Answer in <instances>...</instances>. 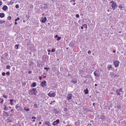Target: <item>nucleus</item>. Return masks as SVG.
I'll return each instance as SVG.
<instances>
[{"label":"nucleus","mask_w":126,"mask_h":126,"mask_svg":"<svg viewBox=\"0 0 126 126\" xmlns=\"http://www.w3.org/2000/svg\"><path fill=\"white\" fill-rule=\"evenodd\" d=\"M15 25H17V22H15Z\"/></svg>","instance_id":"0e129e2a"},{"label":"nucleus","mask_w":126,"mask_h":126,"mask_svg":"<svg viewBox=\"0 0 126 126\" xmlns=\"http://www.w3.org/2000/svg\"><path fill=\"white\" fill-rule=\"evenodd\" d=\"M16 109L19 111H21L22 109V108L18 104L16 105Z\"/></svg>","instance_id":"7ed1b4c3"},{"label":"nucleus","mask_w":126,"mask_h":126,"mask_svg":"<svg viewBox=\"0 0 126 126\" xmlns=\"http://www.w3.org/2000/svg\"><path fill=\"white\" fill-rule=\"evenodd\" d=\"M58 37V35H56V36H55V38H57V37Z\"/></svg>","instance_id":"5fc2aeb1"},{"label":"nucleus","mask_w":126,"mask_h":126,"mask_svg":"<svg viewBox=\"0 0 126 126\" xmlns=\"http://www.w3.org/2000/svg\"><path fill=\"white\" fill-rule=\"evenodd\" d=\"M61 38L60 37H58V38L57 39V40L59 41L61 39Z\"/></svg>","instance_id":"7c9ffc66"},{"label":"nucleus","mask_w":126,"mask_h":126,"mask_svg":"<svg viewBox=\"0 0 126 126\" xmlns=\"http://www.w3.org/2000/svg\"><path fill=\"white\" fill-rule=\"evenodd\" d=\"M2 2L1 1L0 2V5H2Z\"/></svg>","instance_id":"052dcab7"},{"label":"nucleus","mask_w":126,"mask_h":126,"mask_svg":"<svg viewBox=\"0 0 126 126\" xmlns=\"http://www.w3.org/2000/svg\"><path fill=\"white\" fill-rule=\"evenodd\" d=\"M111 7L113 10H115V9L116 7H117V5L116 3H113L111 5Z\"/></svg>","instance_id":"6e6552de"},{"label":"nucleus","mask_w":126,"mask_h":126,"mask_svg":"<svg viewBox=\"0 0 126 126\" xmlns=\"http://www.w3.org/2000/svg\"><path fill=\"white\" fill-rule=\"evenodd\" d=\"M84 110L86 111H89L88 109V108H87L84 109Z\"/></svg>","instance_id":"4c0bfd02"},{"label":"nucleus","mask_w":126,"mask_h":126,"mask_svg":"<svg viewBox=\"0 0 126 126\" xmlns=\"http://www.w3.org/2000/svg\"><path fill=\"white\" fill-rule=\"evenodd\" d=\"M29 93L30 94L32 95H36L38 93L37 91V89L35 88H32L29 91Z\"/></svg>","instance_id":"f257e3e1"},{"label":"nucleus","mask_w":126,"mask_h":126,"mask_svg":"<svg viewBox=\"0 0 126 126\" xmlns=\"http://www.w3.org/2000/svg\"><path fill=\"white\" fill-rule=\"evenodd\" d=\"M8 8V7L6 5H4L2 7V9L4 11H6Z\"/></svg>","instance_id":"2eb2a0df"},{"label":"nucleus","mask_w":126,"mask_h":126,"mask_svg":"<svg viewBox=\"0 0 126 126\" xmlns=\"http://www.w3.org/2000/svg\"><path fill=\"white\" fill-rule=\"evenodd\" d=\"M15 6L16 7V9L18 8L19 7V5H16Z\"/></svg>","instance_id":"a19ab883"},{"label":"nucleus","mask_w":126,"mask_h":126,"mask_svg":"<svg viewBox=\"0 0 126 126\" xmlns=\"http://www.w3.org/2000/svg\"><path fill=\"white\" fill-rule=\"evenodd\" d=\"M98 72L97 71H95L94 72V74L95 77H99L100 76V74L98 73Z\"/></svg>","instance_id":"9b49d317"},{"label":"nucleus","mask_w":126,"mask_h":126,"mask_svg":"<svg viewBox=\"0 0 126 126\" xmlns=\"http://www.w3.org/2000/svg\"><path fill=\"white\" fill-rule=\"evenodd\" d=\"M32 72L31 71H29L28 72V73L29 74H31L32 73Z\"/></svg>","instance_id":"603ef678"},{"label":"nucleus","mask_w":126,"mask_h":126,"mask_svg":"<svg viewBox=\"0 0 126 126\" xmlns=\"http://www.w3.org/2000/svg\"><path fill=\"white\" fill-rule=\"evenodd\" d=\"M99 119H104L105 118V117L104 115H102L100 116V117L98 118Z\"/></svg>","instance_id":"f3484780"},{"label":"nucleus","mask_w":126,"mask_h":126,"mask_svg":"<svg viewBox=\"0 0 126 126\" xmlns=\"http://www.w3.org/2000/svg\"><path fill=\"white\" fill-rule=\"evenodd\" d=\"M5 14L4 13H1L0 14V17L1 18H3L4 17Z\"/></svg>","instance_id":"aec40b11"},{"label":"nucleus","mask_w":126,"mask_h":126,"mask_svg":"<svg viewBox=\"0 0 126 126\" xmlns=\"http://www.w3.org/2000/svg\"><path fill=\"white\" fill-rule=\"evenodd\" d=\"M3 96L4 97L6 98L7 99V98L6 96V95H3Z\"/></svg>","instance_id":"8fccbe9b"},{"label":"nucleus","mask_w":126,"mask_h":126,"mask_svg":"<svg viewBox=\"0 0 126 126\" xmlns=\"http://www.w3.org/2000/svg\"><path fill=\"white\" fill-rule=\"evenodd\" d=\"M34 106L36 107V108H38L37 105L36 104H34Z\"/></svg>","instance_id":"c9c22d12"},{"label":"nucleus","mask_w":126,"mask_h":126,"mask_svg":"<svg viewBox=\"0 0 126 126\" xmlns=\"http://www.w3.org/2000/svg\"><path fill=\"white\" fill-rule=\"evenodd\" d=\"M60 122V120L58 119L56 120V121H54L53 123V125L54 126H55L57 124H58Z\"/></svg>","instance_id":"1a4fd4ad"},{"label":"nucleus","mask_w":126,"mask_h":126,"mask_svg":"<svg viewBox=\"0 0 126 126\" xmlns=\"http://www.w3.org/2000/svg\"><path fill=\"white\" fill-rule=\"evenodd\" d=\"M5 22V21H2L1 20H0V24H2L3 23H4Z\"/></svg>","instance_id":"b1692460"},{"label":"nucleus","mask_w":126,"mask_h":126,"mask_svg":"<svg viewBox=\"0 0 126 126\" xmlns=\"http://www.w3.org/2000/svg\"><path fill=\"white\" fill-rule=\"evenodd\" d=\"M47 19L46 17H45L44 18H42V22L43 23H45L47 20Z\"/></svg>","instance_id":"4468645a"},{"label":"nucleus","mask_w":126,"mask_h":126,"mask_svg":"<svg viewBox=\"0 0 126 126\" xmlns=\"http://www.w3.org/2000/svg\"><path fill=\"white\" fill-rule=\"evenodd\" d=\"M63 110L65 111H68V109L67 108H64Z\"/></svg>","instance_id":"2f4dec72"},{"label":"nucleus","mask_w":126,"mask_h":126,"mask_svg":"<svg viewBox=\"0 0 126 126\" xmlns=\"http://www.w3.org/2000/svg\"><path fill=\"white\" fill-rule=\"evenodd\" d=\"M44 6L43 7L44 8V9H47V4H44Z\"/></svg>","instance_id":"bb28decb"},{"label":"nucleus","mask_w":126,"mask_h":126,"mask_svg":"<svg viewBox=\"0 0 126 126\" xmlns=\"http://www.w3.org/2000/svg\"><path fill=\"white\" fill-rule=\"evenodd\" d=\"M112 65L110 64H109L107 66V68L109 70H110L112 69Z\"/></svg>","instance_id":"dca6fc26"},{"label":"nucleus","mask_w":126,"mask_h":126,"mask_svg":"<svg viewBox=\"0 0 126 126\" xmlns=\"http://www.w3.org/2000/svg\"><path fill=\"white\" fill-rule=\"evenodd\" d=\"M81 29H83V26H81Z\"/></svg>","instance_id":"680f3d73"},{"label":"nucleus","mask_w":126,"mask_h":126,"mask_svg":"<svg viewBox=\"0 0 126 126\" xmlns=\"http://www.w3.org/2000/svg\"><path fill=\"white\" fill-rule=\"evenodd\" d=\"M44 69L46 70L47 71H48V70L49 69V68H47L46 67H45L44 68Z\"/></svg>","instance_id":"c756f323"},{"label":"nucleus","mask_w":126,"mask_h":126,"mask_svg":"<svg viewBox=\"0 0 126 126\" xmlns=\"http://www.w3.org/2000/svg\"><path fill=\"white\" fill-rule=\"evenodd\" d=\"M97 84H95V85H95V86H97Z\"/></svg>","instance_id":"338daca9"},{"label":"nucleus","mask_w":126,"mask_h":126,"mask_svg":"<svg viewBox=\"0 0 126 126\" xmlns=\"http://www.w3.org/2000/svg\"><path fill=\"white\" fill-rule=\"evenodd\" d=\"M68 76H71V75L70 74H69V73H68Z\"/></svg>","instance_id":"e2e57ef3"},{"label":"nucleus","mask_w":126,"mask_h":126,"mask_svg":"<svg viewBox=\"0 0 126 126\" xmlns=\"http://www.w3.org/2000/svg\"><path fill=\"white\" fill-rule=\"evenodd\" d=\"M13 100L14 99H11L10 100V104L12 105H13L14 104L13 102Z\"/></svg>","instance_id":"412c9836"},{"label":"nucleus","mask_w":126,"mask_h":126,"mask_svg":"<svg viewBox=\"0 0 126 126\" xmlns=\"http://www.w3.org/2000/svg\"><path fill=\"white\" fill-rule=\"evenodd\" d=\"M42 123V122L41 121H40L39 123V125H41V124Z\"/></svg>","instance_id":"bf43d9fd"},{"label":"nucleus","mask_w":126,"mask_h":126,"mask_svg":"<svg viewBox=\"0 0 126 126\" xmlns=\"http://www.w3.org/2000/svg\"><path fill=\"white\" fill-rule=\"evenodd\" d=\"M74 44H71V46H72V47H73L74 46Z\"/></svg>","instance_id":"69168bd1"},{"label":"nucleus","mask_w":126,"mask_h":126,"mask_svg":"<svg viewBox=\"0 0 126 126\" xmlns=\"http://www.w3.org/2000/svg\"><path fill=\"white\" fill-rule=\"evenodd\" d=\"M36 85V84L35 82L33 83L31 85V87H35Z\"/></svg>","instance_id":"a211bd4d"},{"label":"nucleus","mask_w":126,"mask_h":126,"mask_svg":"<svg viewBox=\"0 0 126 126\" xmlns=\"http://www.w3.org/2000/svg\"><path fill=\"white\" fill-rule=\"evenodd\" d=\"M72 94H68V96L66 97V99L67 100H70L72 99Z\"/></svg>","instance_id":"0eeeda50"},{"label":"nucleus","mask_w":126,"mask_h":126,"mask_svg":"<svg viewBox=\"0 0 126 126\" xmlns=\"http://www.w3.org/2000/svg\"><path fill=\"white\" fill-rule=\"evenodd\" d=\"M11 66L10 65H7L6 66V68L7 69H9L10 68Z\"/></svg>","instance_id":"a878e982"},{"label":"nucleus","mask_w":126,"mask_h":126,"mask_svg":"<svg viewBox=\"0 0 126 126\" xmlns=\"http://www.w3.org/2000/svg\"><path fill=\"white\" fill-rule=\"evenodd\" d=\"M2 75L3 76H4L5 75V72H3L2 73Z\"/></svg>","instance_id":"ea45409f"},{"label":"nucleus","mask_w":126,"mask_h":126,"mask_svg":"<svg viewBox=\"0 0 126 126\" xmlns=\"http://www.w3.org/2000/svg\"><path fill=\"white\" fill-rule=\"evenodd\" d=\"M11 18V16H8V19L9 20H10Z\"/></svg>","instance_id":"79ce46f5"},{"label":"nucleus","mask_w":126,"mask_h":126,"mask_svg":"<svg viewBox=\"0 0 126 126\" xmlns=\"http://www.w3.org/2000/svg\"><path fill=\"white\" fill-rule=\"evenodd\" d=\"M45 124L47 125H50V123L48 121H46L45 122Z\"/></svg>","instance_id":"5701e85b"},{"label":"nucleus","mask_w":126,"mask_h":126,"mask_svg":"<svg viewBox=\"0 0 126 126\" xmlns=\"http://www.w3.org/2000/svg\"><path fill=\"white\" fill-rule=\"evenodd\" d=\"M48 95L50 97H54L56 95V94L54 92L52 93L50 92L48 93Z\"/></svg>","instance_id":"39448f33"},{"label":"nucleus","mask_w":126,"mask_h":126,"mask_svg":"<svg viewBox=\"0 0 126 126\" xmlns=\"http://www.w3.org/2000/svg\"><path fill=\"white\" fill-rule=\"evenodd\" d=\"M20 19V18L19 17H18L15 20V22H16L18 20H19Z\"/></svg>","instance_id":"e433bc0d"},{"label":"nucleus","mask_w":126,"mask_h":126,"mask_svg":"<svg viewBox=\"0 0 126 126\" xmlns=\"http://www.w3.org/2000/svg\"><path fill=\"white\" fill-rule=\"evenodd\" d=\"M77 80L76 78L74 79L71 81V82L74 84H75L77 83Z\"/></svg>","instance_id":"f8f14e48"},{"label":"nucleus","mask_w":126,"mask_h":126,"mask_svg":"<svg viewBox=\"0 0 126 126\" xmlns=\"http://www.w3.org/2000/svg\"><path fill=\"white\" fill-rule=\"evenodd\" d=\"M91 51L90 50H89L88 52V53L89 54H90L91 53Z\"/></svg>","instance_id":"49530a36"},{"label":"nucleus","mask_w":126,"mask_h":126,"mask_svg":"<svg viewBox=\"0 0 126 126\" xmlns=\"http://www.w3.org/2000/svg\"><path fill=\"white\" fill-rule=\"evenodd\" d=\"M76 17L77 18H78L79 17V14H77L76 15Z\"/></svg>","instance_id":"c03bdc74"},{"label":"nucleus","mask_w":126,"mask_h":126,"mask_svg":"<svg viewBox=\"0 0 126 126\" xmlns=\"http://www.w3.org/2000/svg\"><path fill=\"white\" fill-rule=\"evenodd\" d=\"M85 25L86 26L84 27V28H85L86 29H87V25H86V24L83 25V26H84Z\"/></svg>","instance_id":"a18cd8bd"},{"label":"nucleus","mask_w":126,"mask_h":126,"mask_svg":"<svg viewBox=\"0 0 126 126\" xmlns=\"http://www.w3.org/2000/svg\"><path fill=\"white\" fill-rule=\"evenodd\" d=\"M71 1H70V2H71L72 1H74L75 2V0H71Z\"/></svg>","instance_id":"13d9d810"},{"label":"nucleus","mask_w":126,"mask_h":126,"mask_svg":"<svg viewBox=\"0 0 126 126\" xmlns=\"http://www.w3.org/2000/svg\"><path fill=\"white\" fill-rule=\"evenodd\" d=\"M90 122H93V120H91V121H90Z\"/></svg>","instance_id":"774afa93"},{"label":"nucleus","mask_w":126,"mask_h":126,"mask_svg":"<svg viewBox=\"0 0 126 126\" xmlns=\"http://www.w3.org/2000/svg\"><path fill=\"white\" fill-rule=\"evenodd\" d=\"M55 50L54 48H53L52 49L51 51L52 52H54L55 51Z\"/></svg>","instance_id":"473e14b6"},{"label":"nucleus","mask_w":126,"mask_h":126,"mask_svg":"<svg viewBox=\"0 0 126 126\" xmlns=\"http://www.w3.org/2000/svg\"><path fill=\"white\" fill-rule=\"evenodd\" d=\"M30 110V109L29 108V109H26V111H29Z\"/></svg>","instance_id":"09e8293b"},{"label":"nucleus","mask_w":126,"mask_h":126,"mask_svg":"<svg viewBox=\"0 0 126 126\" xmlns=\"http://www.w3.org/2000/svg\"><path fill=\"white\" fill-rule=\"evenodd\" d=\"M6 74L8 76H9L10 75V72H8L6 73Z\"/></svg>","instance_id":"72a5a7b5"},{"label":"nucleus","mask_w":126,"mask_h":126,"mask_svg":"<svg viewBox=\"0 0 126 126\" xmlns=\"http://www.w3.org/2000/svg\"><path fill=\"white\" fill-rule=\"evenodd\" d=\"M51 51L50 50V49H48L47 50V51L48 52H50V51Z\"/></svg>","instance_id":"4d7b16f0"},{"label":"nucleus","mask_w":126,"mask_h":126,"mask_svg":"<svg viewBox=\"0 0 126 126\" xmlns=\"http://www.w3.org/2000/svg\"><path fill=\"white\" fill-rule=\"evenodd\" d=\"M118 7L120 8H123V7L121 5H119V6Z\"/></svg>","instance_id":"37998d69"},{"label":"nucleus","mask_w":126,"mask_h":126,"mask_svg":"<svg viewBox=\"0 0 126 126\" xmlns=\"http://www.w3.org/2000/svg\"><path fill=\"white\" fill-rule=\"evenodd\" d=\"M47 82L45 80L43 81L41 83V85L43 87H44L46 85Z\"/></svg>","instance_id":"423d86ee"},{"label":"nucleus","mask_w":126,"mask_h":126,"mask_svg":"<svg viewBox=\"0 0 126 126\" xmlns=\"http://www.w3.org/2000/svg\"><path fill=\"white\" fill-rule=\"evenodd\" d=\"M1 99V101L0 103L1 104H2V103H3V101H4V100H3V99Z\"/></svg>","instance_id":"58836bf2"},{"label":"nucleus","mask_w":126,"mask_h":126,"mask_svg":"<svg viewBox=\"0 0 126 126\" xmlns=\"http://www.w3.org/2000/svg\"><path fill=\"white\" fill-rule=\"evenodd\" d=\"M88 125H89L90 126H92V125L91 124H90L89 123H88Z\"/></svg>","instance_id":"6e6d98bb"},{"label":"nucleus","mask_w":126,"mask_h":126,"mask_svg":"<svg viewBox=\"0 0 126 126\" xmlns=\"http://www.w3.org/2000/svg\"><path fill=\"white\" fill-rule=\"evenodd\" d=\"M113 63L115 67H117L119 66L120 62L118 60L115 61L113 62Z\"/></svg>","instance_id":"f03ea898"},{"label":"nucleus","mask_w":126,"mask_h":126,"mask_svg":"<svg viewBox=\"0 0 126 126\" xmlns=\"http://www.w3.org/2000/svg\"><path fill=\"white\" fill-rule=\"evenodd\" d=\"M42 77H41L39 76V79L40 80H41L42 79Z\"/></svg>","instance_id":"864d4df0"},{"label":"nucleus","mask_w":126,"mask_h":126,"mask_svg":"<svg viewBox=\"0 0 126 126\" xmlns=\"http://www.w3.org/2000/svg\"><path fill=\"white\" fill-rule=\"evenodd\" d=\"M3 115L6 117H7L9 116V115L8 112L4 111H3Z\"/></svg>","instance_id":"9d476101"},{"label":"nucleus","mask_w":126,"mask_h":126,"mask_svg":"<svg viewBox=\"0 0 126 126\" xmlns=\"http://www.w3.org/2000/svg\"><path fill=\"white\" fill-rule=\"evenodd\" d=\"M118 77V76L115 73H113L111 75V77L113 78Z\"/></svg>","instance_id":"ddd939ff"},{"label":"nucleus","mask_w":126,"mask_h":126,"mask_svg":"<svg viewBox=\"0 0 126 126\" xmlns=\"http://www.w3.org/2000/svg\"><path fill=\"white\" fill-rule=\"evenodd\" d=\"M122 88L117 90L116 91V92L117 93V94L118 95H120L121 93L123 92V91L122 90Z\"/></svg>","instance_id":"20e7f679"},{"label":"nucleus","mask_w":126,"mask_h":126,"mask_svg":"<svg viewBox=\"0 0 126 126\" xmlns=\"http://www.w3.org/2000/svg\"><path fill=\"white\" fill-rule=\"evenodd\" d=\"M5 107L4 108V110L5 111H7L8 110V109L7 108L6 106L5 105H4Z\"/></svg>","instance_id":"4be33fe9"},{"label":"nucleus","mask_w":126,"mask_h":126,"mask_svg":"<svg viewBox=\"0 0 126 126\" xmlns=\"http://www.w3.org/2000/svg\"><path fill=\"white\" fill-rule=\"evenodd\" d=\"M32 119H36V117H34V116L32 117Z\"/></svg>","instance_id":"3c124183"},{"label":"nucleus","mask_w":126,"mask_h":126,"mask_svg":"<svg viewBox=\"0 0 126 126\" xmlns=\"http://www.w3.org/2000/svg\"><path fill=\"white\" fill-rule=\"evenodd\" d=\"M84 92L86 94H88V90L87 88L86 89V90H84Z\"/></svg>","instance_id":"6ab92c4d"},{"label":"nucleus","mask_w":126,"mask_h":126,"mask_svg":"<svg viewBox=\"0 0 126 126\" xmlns=\"http://www.w3.org/2000/svg\"><path fill=\"white\" fill-rule=\"evenodd\" d=\"M15 47L16 49H18V45H15Z\"/></svg>","instance_id":"c85d7f7f"},{"label":"nucleus","mask_w":126,"mask_h":126,"mask_svg":"<svg viewBox=\"0 0 126 126\" xmlns=\"http://www.w3.org/2000/svg\"><path fill=\"white\" fill-rule=\"evenodd\" d=\"M115 108H121L120 106V105H118L116 106H115L114 107Z\"/></svg>","instance_id":"393cba45"},{"label":"nucleus","mask_w":126,"mask_h":126,"mask_svg":"<svg viewBox=\"0 0 126 126\" xmlns=\"http://www.w3.org/2000/svg\"><path fill=\"white\" fill-rule=\"evenodd\" d=\"M110 3H112V4H113V3H115L114 2V1L113 0H112L110 2Z\"/></svg>","instance_id":"de8ad7c7"},{"label":"nucleus","mask_w":126,"mask_h":126,"mask_svg":"<svg viewBox=\"0 0 126 126\" xmlns=\"http://www.w3.org/2000/svg\"><path fill=\"white\" fill-rule=\"evenodd\" d=\"M14 2H13L12 1H11L9 2V3L10 4L12 5L13 4V3H14Z\"/></svg>","instance_id":"f704fd0d"},{"label":"nucleus","mask_w":126,"mask_h":126,"mask_svg":"<svg viewBox=\"0 0 126 126\" xmlns=\"http://www.w3.org/2000/svg\"><path fill=\"white\" fill-rule=\"evenodd\" d=\"M55 102V101H53L51 102L50 103V104L51 105H53L54 104V103Z\"/></svg>","instance_id":"cd10ccee"}]
</instances>
